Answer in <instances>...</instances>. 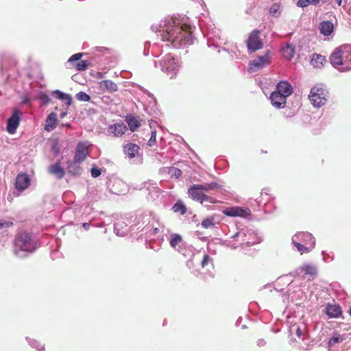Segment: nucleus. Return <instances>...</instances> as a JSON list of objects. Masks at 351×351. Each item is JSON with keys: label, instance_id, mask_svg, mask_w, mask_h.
<instances>
[{"label": "nucleus", "instance_id": "nucleus-1", "mask_svg": "<svg viewBox=\"0 0 351 351\" xmlns=\"http://www.w3.org/2000/svg\"><path fill=\"white\" fill-rule=\"evenodd\" d=\"M161 36L163 40L170 42L176 48L191 45L194 39L191 25L175 17L167 20Z\"/></svg>", "mask_w": 351, "mask_h": 351}, {"label": "nucleus", "instance_id": "nucleus-2", "mask_svg": "<svg viewBox=\"0 0 351 351\" xmlns=\"http://www.w3.org/2000/svg\"><path fill=\"white\" fill-rule=\"evenodd\" d=\"M330 60L332 65L340 71L351 69V46L342 45L337 48L330 55Z\"/></svg>", "mask_w": 351, "mask_h": 351}, {"label": "nucleus", "instance_id": "nucleus-3", "mask_svg": "<svg viewBox=\"0 0 351 351\" xmlns=\"http://www.w3.org/2000/svg\"><path fill=\"white\" fill-rule=\"evenodd\" d=\"M217 183L215 182L204 184H193L188 189L187 193L193 200L199 202L200 203H203L204 202L215 203V200L205 194L204 191L213 190L217 188Z\"/></svg>", "mask_w": 351, "mask_h": 351}, {"label": "nucleus", "instance_id": "nucleus-4", "mask_svg": "<svg viewBox=\"0 0 351 351\" xmlns=\"http://www.w3.org/2000/svg\"><path fill=\"white\" fill-rule=\"evenodd\" d=\"M14 253L17 254L20 251L32 252L36 248V243L30 233L26 232H19L14 241Z\"/></svg>", "mask_w": 351, "mask_h": 351}, {"label": "nucleus", "instance_id": "nucleus-5", "mask_svg": "<svg viewBox=\"0 0 351 351\" xmlns=\"http://www.w3.org/2000/svg\"><path fill=\"white\" fill-rule=\"evenodd\" d=\"M158 64L162 71L167 75H171V77L176 73L179 67L178 63L171 54L164 56L162 60H159Z\"/></svg>", "mask_w": 351, "mask_h": 351}, {"label": "nucleus", "instance_id": "nucleus-6", "mask_svg": "<svg viewBox=\"0 0 351 351\" xmlns=\"http://www.w3.org/2000/svg\"><path fill=\"white\" fill-rule=\"evenodd\" d=\"M260 35L261 31L258 29H254L250 34L246 40V45L250 51L255 52L263 47V42Z\"/></svg>", "mask_w": 351, "mask_h": 351}, {"label": "nucleus", "instance_id": "nucleus-7", "mask_svg": "<svg viewBox=\"0 0 351 351\" xmlns=\"http://www.w3.org/2000/svg\"><path fill=\"white\" fill-rule=\"evenodd\" d=\"M326 90L322 88L313 87L311 90L309 99L312 104L315 107L323 106L326 101Z\"/></svg>", "mask_w": 351, "mask_h": 351}, {"label": "nucleus", "instance_id": "nucleus-8", "mask_svg": "<svg viewBox=\"0 0 351 351\" xmlns=\"http://www.w3.org/2000/svg\"><path fill=\"white\" fill-rule=\"evenodd\" d=\"M88 155V145L87 143L80 142L77 144L73 162L81 163L86 159Z\"/></svg>", "mask_w": 351, "mask_h": 351}, {"label": "nucleus", "instance_id": "nucleus-9", "mask_svg": "<svg viewBox=\"0 0 351 351\" xmlns=\"http://www.w3.org/2000/svg\"><path fill=\"white\" fill-rule=\"evenodd\" d=\"M270 63V57L269 53H266L264 56H258L256 59L251 61L249 64V69L251 71H256Z\"/></svg>", "mask_w": 351, "mask_h": 351}, {"label": "nucleus", "instance_id": "nucleus-10", "mask_svg": "<svg viewBox=\"0 0 351 351\" xmlns=\"http://www.w3.org/2000/svg\"><path fill=\"white\" fill-rule=\"evenodd\" d=\"M21 120V112L14 110L12 116L8 120L7 130L10 134H14Z\"/></svg>", "mask_w": 351, "mask_h": 351}, {"label": "nucleus", "instance_id": "nucleus-11", "mask_svg": "<svg viewBox=\"0 0 351 351\" xmlns=\"http://www.w3.org/2000/svg\"><path fill=\"white\" fill-rule=\"evenodd\" d=\"M223 213L229 217H247L250 215V210L249 208H243L239 206H233L227 208L223 210Z\"/></svg>", "mask_w": 351, "mask_h": 351}, {"label": "nucleus", "instance_id": "nucleus-12", "mask_svg": "<svg viewBox=\"0 0 351 351\" xmlns=\"http://www.w3.org/2000/svg\"><path fill=\"white\" fill-rule=\"evenodd\" d=\"M270 99L275 108H282L285 106L287 97L281 95V93L274 91L270 95Z\"/></svg>", "mask_w": 351, "mask_h": 351}, {"label": "nucleus", "instance_id": "nucleus-13", "mask_svg": "<svg viewBox=\"0 0 351 351\" xmlns=\"http://www.w3.org/2000/svg\"><path fill=\"white\" fill-rule=\"evenodd\" d=\"M30 184V180L25 173L19 174L16 178L15 187L18 191L25 190Z\"/></svg>", "mask_w": 351, "mask_h": 351}, {"label": "nucleus", "instance_id": "nucleus-14", "mask_svg": "<svg viewBox=\"0 0 351 351\" xmlns=\"http://www.w3.org/2000/svg\"><path fill=\"white\" fill-rule=\"evenodd\" d=\"M298 270L302 274V278L305 279L308 276L315 278L317 275V269L316 267L311 265H304L300 267Z\"/></svg>", "mask_w": 351, "mask_h": 351}, {"label": "nucleus", "instance_id": "nucleus-15", "mask_svg": "<svg viewBox=\"0 0 351 351\" xmlns=\"http://www.w3.org/2000/svg\"><path fill=\"white\" fill-rule=\"evenodd\" d=\"M125 121L132 132L136 131L141 125V119L140 117L132 114L127 115L125 117Z\"/></svg>", "mask_w": 351, "mask_h": 351}, {"label": "nucleus", "instance_id": "nucleus-16", "mask_svg": "<svg viewBox=\"0 0 351 351\" xmlns=\"http://www.w3.org/2000/svg\"><path fill=\"white\" fill-rule=\"evenodd\" d=\"M276 91L277 93H281V95H283V96L287 98V97L292 94L293 89L291 84H289L288 82L281 81L278 84Z\"/></svg>", "mask_w": 351, "mask_h": 351}, {"label": "nucleus", "instance_id": "nucleus-17", "mask_svg": "<svg viewBox=\"0 0 351 351\" xmlns=\"http://www.w3.org/2000/svg\"><path fill=\"white\" fill-rule=\"evenodd\" d=\"M99 86L101 90L114 93L118 90L117 85L110 80H104L99 82Z\"/></svg>", "mask_w": 351, "mask_h": 351}, {"label": "nucleus", "instance_id": "nucleus-18", "mask_svg": "<svg viewBox=\"0 0 351 351\" xmlns=\"http://www.w3.org/2000/svg\"><path fill=\"white\" fill-rule=\"evenodd\" d=\"M341 308L339 305L330 304H327L326 313L329 317H339L341 315Z\"/></svg>", "mask_w": 351, "mask_h": 351}, {"label": "nucleus", "instance_id": "nucleus-19", "mask_svg": "<svg viewBox=\"0 0 351 351\" xmlns=\"http://www.w3.org/2000/svg\"><path fill=\"white\" fill-rule=\"evenodd\" d=\"M139 149L138 145L132 143L126 144L123 147L124 153L130 158L136 157L138 154Z\"/></svg>", "mask_w": 351, "mask_h": 351}, {"label": "nucleus", "instance_id": "nucleus-20", "mask_svg": "<svg viewBox=\"0 0 351 351\" xmlns=\"http://www.w3.org/2000/svg\"><path fill=\"white\" fill-rule=\"evenodd\" d=\"M49 172L56 176L58 179L62 178L65 175L64 169L61 167L60 162H56L49 167Z\"/></svg>", "mask_w": 351, "mask_h": 351}, {"label": "nucleus", "instance_id": "nucleus-21", "mask_svg": "<svg viewBox=\"0 0 351 351\" xmlns=\"http://www.w3.org/2000/svg\"><path fill=\"white\" fill-rule=\"evenodd\" d=\"M110 130L115 136H121L128 130L125 124L123 123H119L110 126Z\"/></svg>", "mask_w": 351, "mask_h": 351}, {"label": "nucleus", "instance_id": "nucleus-22", "mask_svg": "<svg viewBox=\"0 0 351 351\" xmlns=\"http://www.w3.org/2000/svg\"><path fill=\"white\" fill-rule=\"evenodd\" d=\"M326 58L317 53H313L311 59V64L315 68H322L326 62Z\"/></svg>", "mask_w": 351, "mask_h": 351}, {"label": "nucleus", "instance_id": "nucleus-23", "mask_svg": "<svg viewBox=\"0 0 351 351\" xmlns=\"http://www.w3.org/2000/svg\"><path fill=\"white\" fill-rule=\"evenodd\" d=\"M57 125V115L54 112L49 114L46 119V124L45 129L47 131H51L53 130Z\"/></svg>", "mask_w": 351, "mask_h": 351}, {"label": "nucleus", "instance_id": "nucleus-24", "mask_svg": "<svg viewBox=\"0 0 351 351\" xmlns=\"http://www.w3.org/2000/svg\"><path fill=\"white\" fill-rule=\"evenodd\" d=\"M320 32L324 36L330 35L333 31V24L328 21H323L319 24Z\"/></svg>", "mask_w": 351, "mask_h": 351}, {"label": "nucleus", "instance_id": "nucleus-25", "mask_svg": "<svg viewBox=\"0 0 351 351\" xmlns=\"http://www.w3.org/2000/svg\"><path fill=\"white\" fill-rule=\"evenodd\" d=\"M282 56L288 60L293 58L295 54V47L291 44H287L282 49Z\"/></svg>", "mask_w": 351, "mask_h": 351}, {"label": "nucleus", "instance_id": "nucleus-26", "mask_svg": "<svg viewBox=\"0 0 351 351\" xmlns=\"http://www.w3.org/2000/svg\"><path fill=\"white\" fill-rule=\"evenodd\" d=\"M90 65V62L88 60H81L73 63V66L75 70L81 71L86 70Z\"/></svg>", "mask_w": 351, "mask_h": 351}, {"label": "nucleus", "instance_id": "nucleus-27", "mask_svg": "<svg viewBox=\"0 0 351 351\" xmlns=\"http://www.w3.org/2000/svg\"><path fill=\"white\" fill-rule=\"evenodd\" d=\"M172 210L174 213H179L181 215H184L186 212V206L180 202L176 203L173 206Z\"/></svg>", "mask_w": 351, "mask_h": 351}, {"label": "nucleus", "instance_id": "nucleus-28", "mask_svg": "<svg viewBox=\"0 0 351 351\" xmlns=\"http://www.w3.org/2000/svg\"><path fill=\"white\" fill-rule=\"evenodd\" d=\"M319 0H298L296 5L300 8H306L309 5H317Z\"/></svg>", "mask_w": 351, "mask_h": 351}, {"label": "nucleus", "instance_id": "nucleus-29", "mask_svg": "<svg viewBox=\"0 0 351 351\" xmlns=\"http://www.w3.org/2000/svg\"><path fill=\"white\" fill-rule=\"evenodd\" d=\"M56 93L58 95V97L60 99L66 101V104L67 106H70L71 104V97L67 95L64 94L63 93H61L60 91H56Z\"/></svg>", "mask_w": 351, "mask_h": 351}, {"label": "nucleus", "instance_id": "nucleus-30", "mask_svg": "<svg viewBox=\"0 0 351 351\" xmlns=\"http://www.w3.org/2000/svg\"><path fill=\"white\" fill-rule=\"evenodd\" d=\"M182 241V237L177 234H174L171 235V239L170 240V245L171 246L175 247L179 243H180Z\"/></svg>", "mask_w": 351, "mask_h": 351}, {"label": "nucleus", "instance_id": "nucleus-31", "mask_svg": "<svg viewBox=\"0 0 351 351\" xmlns=\"http://www.w3.org/2000/svg\"><path fill=\"white\" fill-rule=\"evenodd\" d=\"M75 97L77 100L83 101H88L90 99V97L84 92L77 93Z\"/></svg>", "mask_w": 351, "mask_h": 351}, {"label": "nucleus", "instance_id": "nucleus-32", "mask_svg": "<svg viewBox=\"0 0 351 351\" xmlns=\"http://www.w3.org/2000/svg\"><path fill=\"white\" fill-rule=\"evenodd\" d=\"M215 225L213 217H209L204 219L202 222V226L204 228H209Z\"/></svg>", "mask_w": 351, "mask_h": 351}, {"label": "nucleus", "instance_id": "nucleus-33", "mask_svg": "<svg viewBox=\"0 0 351 351\" xmlns=\"http://www.w3.org/2000/svg\"><path fill=\"white\" fill-rule=\"evenodd\" d=\"M343 340V338L342 337V336L340 335L337 334V335H334L330 339L328 343H329V346H331L335 345V343L341 342Z\"/></svg>", "mask_w": 351, "mask_h": 351}, {"label": "nucleus", "instance_id": "nucleus-34", "mask_svg": "<svg viewBox=\"0 0 351 351\" xmlns=\"http://www.w3.org/2000/svg\"><path fill=\"white\" fill-rule=\"evenodd\" d=\"M293 245L297 247L298 250L302 254L308 252V250L304 245H302L293 239Z\"/></svg>", "mask_w": 351, "mask_h": 351}, {"label": "nucleus", "instance_id": "nucleus-35", "mask_svg": "<svg viewBox=\"0 0 351 351\" xmlns=\"http://www.w3.org/2000/svg\"><path fill=\"white\" fill-rule=\"evenodd\" d=\"M156 143V130H152L151 133V137L149 138L147 145L149 147H153Z\"/></svg>", "mask_w": 351, "mask_h": 351}, {"label": "nucleus", "instance_id": "nucleus-36", "mask_svg": "<svg viewBox=\"0 0 351 351\" xmlns=\"http://www.w3.org/2000/svg\"><path fill=\"white\" fill-rule=\"evenodd\" d=\"M83 54L82 53L73 54L69 59V62L73 64V63L77 62V61L80 60Z\"/></svg>", "mask_w": 351, "mask_h": 351}, {"label": "nucleus", "instance_id": "nucleus-37", "mask_svg": "<svg viewBox=\"0 0 351 351\" xmlns=\"http://www.w3.org/2000/svg\"><path fill=\"white\" fill-rule=\"evenodd\" d=\"M170 173L172 176H175L176 178H178L182 176V171L178 168L173 167L170 170Z\"/></svg>", "mask_w": 351, "mask_h": 351}, {"label": "nucleus", "instance_id": "nucleus-38", "mask_svg": "<svg viewBox=\"0 0 351 351\" xmlns=\"http://www.w3.org/2000/svg\"><path fill=\"white\" fill-rule=\"evenodd\" d=\"M32 345L33 347L36 348L38 350L42 351L45 350V345L43 343H41L40 342H38L36 340H34Z\"/></svg>", "mask_w": 351, "mask_h": 351}, {"label": "nucleus", "instance_id": "nucleus-39", "mask_svg": "<svg viewBox=\"0 0 351 351\" xmlns=\"http://www.w3.org/2000/svg\"><path fill=\"white\" fill-rule=\"evenodd\" d=\"M279 10H280V5L276 3L271 6V8L269 9V12H270V14H271L274 16H276V14H278L279 12Z\"/></svg>", "mask_w": 351, "mask_h": 351}, {"label": "nucleus", "instance_id": "nucleus-40", "mask_svg": "<svg viewBox=\"0 0 351 351\" xmlns=\"http://www.w3.org/2000/svg\"><path fill=\"white\" fill-rule=\"evenodd\" d=\"M90 173H91L92 177L97 178L101 174V172L99 169L96 168V167H93L90 170Z\"/></svg>", "mask_w": 351, "mask_h": 351}, {"label": "nucleus", "instance_id": "nucleus-41", "mask_svg": "<svg viewBox=\"0 0 351 351\" xmlns=\"http://www.w3.org/2000/svg\"><path fill=\"white\" fill-rule=\"evenodd\" d=\"M208 261H209V256L208 255H205L204 256V258H203L202 262V266L204 267L206 265H207Z\"/></svg>", "mask_w": 351, "mask_h": 351}, {"label": "nucleus", "instance_id": "nucleus-42", "mask_svg": "<svg viewBox=\"0 0 351 351\" xmlns=\"http://www.w3.org/2000/svg\"><path fill=\"white\" fill-rule=\"evenodd\" d=\"M106 73L97 72L95 77L97 79H103L105 77Z\"/></svg>", "mask_w": 351, "mask_h": 351}, {"label": "nucleus", "instance_id": "nucleus-43", "mask_svg": "<svg viewBox=\"0 0 351 351\" xmlns=\"http://www.w3.org/2000/svg\"><path fill=\"white\" fill-rule=\"evenodd\" d=\"M41 99L43 101L44 104H47L49 101V99L48 96H47V95L42 96Z\"/></svg>", "mask_w": 351, "mask_h": 351}, {"label": "nucleus", "instance_id": "nucleus-44", "mask_svg": "<svg viewBox=\"0 0 351 351\" xmlns=\"http://www.w3.org/2000/svg\"><path fill=\"white\" fill-rule=\"evenodd\" d=\"M296 334L298 337H300L302 335V330L298 326L296 327Z\"/></svg>", "mask_w": 351, "mask_h": 351}, {"label": "nucleus", "instance_id": "nucleus-45", "mask_svg": "<svg viewBox=\"0 0 351 351\" xmlns=\"http://www.w3.org/2000/svg\"><path fill=\"white\" fill-rule=\"evenodd\" d=\"M298 236H299V237H300V236H302V237H303V236H306V237H309V238H311V237H312V235H311V234H308V233H304V232H301V233L298 234Z\"/></svg>", "mask_w": 351, "mask_h": 351}, {"label": "nucleus", "instance_id": "nucleus-46", "mask_svg": "<svg viewBox=\"0 0 351 351\" xmlns=\"http://www.w3.org/2000/svg\"><path fill=\"white\" fill-rule=\"evenodd\" d=\"M322 1V3H326L327 2H332V0H319V3Z\"/></svg>", "mask_w": 351, "mask_h": 351}, {"label": "nucleus", "instance_id": "nucleus-47", "mask_svg": "<svg viewBox=\"0 0 351 351\" xmlns=\"http://www.w3.org/2000/svg\"><path fill=\"white\" fill-rule=\"evenodd\" d=\"M335 3L338 5V6H340L342 3V0H335Z\"/></svg>", "mask_w": 351, "mask_h": 351}, {"label": "nucleus", "instance_id": "nucleus-48", "mask_svg": "<svg viewBox=\"0 0 351 351\" xmlns=\"http://www.w3.org/2000/svg\"><path fill=\"white\" fill-rule=\"evenodd\" d=\"M88 226H89V225H88V223H83V226H84L85 228H86V229L88 228Z\"/></svg>", "mask_w": 351, "mask_h": 351}, {"label": "nucleus", "instance_id": "nucleus-49", "mask_svg": "<svg viewBox=\"0 0 351 351\" xmlns=\"http://www.w3.org/2000/svg\"><path fill=\"white\" fill-rule=\"evenodd\" d=\"M68 168L69 169V171H71V165H69Z\"/></svg>", "mask_w": 351, "mask_h": 351}, {"label": "nucleus", "instance_id": "nucleus-50", "mask_svg": "<svg viewBox=\"0 0 351 351\" xmlns=\"http://www.w3.org/2000/svg\"><path fill=\"white\" fill-rule=\"evenodd\" d=\"M65 114H66V113H62V114H61V117H63Z\"/></svg>", "mask_w": 351, "mask_h": 351}, {"label": "nucleus", "instance_id": "nucleus-51", "mask_svg": "<svg viewBox=\"0 0 351 351\" xmlns=\"http://www.w3.org/2000/svg\"><path fill=\"white\" fill-rule=\"evenodd\" d=\"M3 227V223H0V228Z\"/></svg>", "mask_w": 351, "mask_h": 351}]
</instances>
